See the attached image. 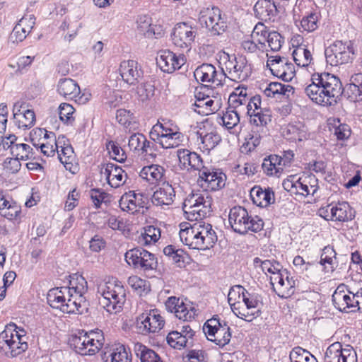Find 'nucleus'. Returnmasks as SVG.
I'll return each instance as SVG.
<instances>
[{
    "instance_id": "obj_23",
    "label": "nucleus",
    "mask_w": 362,
    "mask_h": 362,
    "mask_svg": "<svg viewBox=\"0 0 362 362\" xmlns=\"http://www.w3.org/2000/svg\"><path fill=\"white\" fill-rule=\"evenodd\" d=\"M298 281L289 276L288 272H283V275L276 276L272 279V286L276 293L281 298H287L295 293Z\"/></svg>"
},
{
    "instance_id": "obj_51",
    "label": "nucleus",
    "mask_w": 362,
    "mask_h": 362,
    "mask_svg": "<svg viewBox=\"0 0 362 362\" xmlns=\"http://www.w3.org/2000/svg\"><path fill=\"white\" fill-rule=\"evenodd\" d=\"M177 131L176 127H173L170 122H158L154 124L149 133V136H176Z\"/></svg>"
},
{
    "instance_id": "obj_52",
    "label": "nucleus",
    "mask_w": 362,
    "mask_h": 362,
    "mask_svg": "<svg viewBox=\"0 0 362 362\" xmlns=\"http://www.w3.org/2000/svg\"><path fill=\"white\" fill-rule=\"evenodd\" d=\"M263 35L266 38L265 43L267 42L268 47H270L273 52L279 51L282 44L284 43V39L281 35L276 31H269L267 26L264 25V30Z\"/></svg>"
},
{
    "instance_id": "obj_60",
    "label": "nucleus",
    "mask_w": 362,
    "mask_h": 362,
    "mask_svg": "<svg viewBox=\"0 0 362 362\" xmlns=\"http://www.w3.org/2000/svg\"><path fill=\"white\" fill-rule=\"evenodd\" d=\"M183 333L177 331L170 332L167 336V341L168 344L174 349H181L187 346L188 340L184 337Z\"/></svg>"
},
{
    "instance_id": "obj_8",
    "label": "nucleus",
    "mask_w": 362,
    "mask_h": 362,
    "mask_svg": "<svg viewBox=\"0 0 362 362\" xmlns=\"http://www.w3.org/2000/svg\"><path fill=\"white\" fill-rule=\"evenodd\" d=\"M354 54V47L350 41L337 40L325 50L326 62L332 66L351 62Z\"/></svg>"
},
{
    "instance_id": "obj_42",
    "label": "nucleus",
    "mask_w": 362,
    "mask_h": 362,
    "mask_svg": "<svg viewBox=\"0 0 362 362\" xmlns=\"http://www.w3.org/2000/svg\"><path fill=\"white\" fill-rule=\"evenodd\" d=\"M281 160V156L277 155H271L264 158L262 165L263 171L267 175L279 176L284 170Z\"/></svg>"
},
{
    "instance_id": "obj_35",
    "label": "nucleus",
    "mask_w": 362,
    "mask_h": 362,
    "mask_svg": "<svg viewBox=\"0 0 362 362\" xmlns=\"http://www.w3.org/2000/svg\"><path fill=\"white\" fill-rule=\"evenodd\" d=\"M21 211V206L9 197L0 193V214L8 220L16 218Z\"/></svg>"
},
{
    "instance_id": "obj_22",
    "label": "nucleus",
    "mask_w": 362,
    "mask_h": 362,
    "mask_svg": "<svg viewBox=\"0 0 362 362\" xmlns=\"http://www.w3.org/2000/svg\"><path fill=\"white\" fill-rule=\"evenodd\" d=\"M194 76L199 82L222 86L225 82L224 73L216 71V67L211 64H202L194 71Z\"/></svg>"
},
{
    "instance_id": "obj_57",
    "label": "nucleus",
    "mask_w": 362,
    "mask_h": 362,
    "mask_svg": "<svg viewBox=\"0 0 362 362\" xmlns=\"http://www.w3.org/2000/svg\"><path fill=\"white\" fill-rule=\"evenodd\" d=\"M110 208L92 209V226L97 228H103L107 224Z\"/></svg>"
},
{
    "instance_id": "obj_11",
    "label": "nucleus",
    "mask_w": 362,
    "mask_h": 362,
    "mask_svg": "<svg viewBox=\"0 0 362 362\" xmlns=\"http://www.w3.org/2000/svg\"><path fill=\"white\" fill-rule=\"evenodd\" d=\"M199 21L211 35H219L227 28L226 22L221 18V11L217 7L202 9L199 13Z\"/></svg>"
},
{
    "instance_id": "obj_38",
    "label": "nucleus",
    "mask_w": 362,
    "mask_h": 362,
    "mask_svg": "<svg viewBox=\"0 0 362 362\" xmlns=\"http://www.w3.org/2000/svg\"><path fill=\"white\" fill-rule=\"evenodd\" d=\"M57 91L64 98L73 100L80 93V88L75 81L65 78L59 80Z\"/></svg>"
},
{
    "instance_id": "obj_20",
    "label": "nucleus",
    "mask_w": 362,
    "mask_h": 362,
    "mask_svg": "<svg viewBox=\"0 0 362 362\" xmlns=\"http://www.w3.org/2000/svg\"><path fill=\"white\" fill-rule=\"evenodd\" d=\"M267 66L274 76L284 81H291L296 75L294 65L285 57H272L267 61Z\"/></svg>"
},
{
    "instance_id": "obj_19",
    "label": "nucleus",
    "mask_w": 362,
    "mask_h": 362,
    "mask_svg": "<svg viewBox=\"0 0 362 362\" xmlns=\"http://www.w3.org/2000/svg\"><path fill=\"white\" fill-rule=\"evenodd\" d=\"M197 34L196 29L187 23L175 25L171 33V39L175 46L189 50Z\"/></svg>"
},
{
    "instance_id": "obj_14",
    "label": "nucleus",
    "mask_w": 362,
    "mask_h": 362,
    "mask_svg": "<svg viewBox=\"0 0 362 362\" xmlns=\"http://www.w3.org/2000/svg\"><path fill=\"white\" fill-rule=\"evenodd\" d=\"M226 176L218 170L210 169L204 166L199 172L198 185L202 192L216 191L225 186Z\"/></svg>"
},
{
    "instance_id": "obj_46",
    "label": "nucleus",
    "mask_w": 362,
    "mask_h": 362,
    "mask_svg": "<svg viewBox=\"0 0 362 362\" xmlns=\"http://www.w3.org/2000/svg\"><path fill=\"white\" fill-rule=\"evenodd\" d=\"M160 238V230L154 226H147L144 228V232L138 238L141 245H148L156 243Z\"/></svg>"
},
{
    "instance_id": "obj_4",
    "label": "nucleus",
    "mask_w": 362,
    "mask_h": 362,
    "mask_svg": "<svg viewBox=\"0 0 362 362\" xmlns=\"http://www.w3.org/2000/svg\"><path fill=\"white\" fill-rule=\"evenodd\" d=\"M98 304L109 313L119 312L126 298V291L118 280L100 282L97 285Z\"/></svg>"
},
{
    "instance_id": "obj_18",
    "label": "nucleus",
    "mask_w": 362,
    "mask_h": 362,
    "mask_svg": "<svg viewBox=\"0 0 362 362\" xmlns=\"http://www.w3.org/2000/svg\"><path fill=\"white\" fill-rule=\"evenodd\" d=\"M357 354L354 349L350 345L342 348L339 342H336L327 349L324 362H357Z\"/></svg>"
},
{
    "instance_id": "obj_45",
    "label": "nucleus",
    "mask_w": 362,
    "mask_h": 362,
    "mask_svg": "<svg viewBox=\"0 0 362 362\" xmlns=\"http://www.w3.org/2000/svg\"><path fill=\"white\" fill-rule=\"evenodd\" d=\"M337 253L333 247L327 245L322 250L320 257V264L325 266L326 272H333L337 266Z\"/></svg>"
},
{
    "instance_id": "obj_55",
    "label": "nucleus",
    "mask_w": 362,
    "mask_h": 362,
    "mask_svg": "<svg viewBox=\"0 0 362 362\" xmlns=\"http://www.w3.org/2000/svg\"><path fill=\"white\" fill-rule=\"evenodd\" d=\"M164 255L169 258L173 263L182 267L187 258V255L182 249H175L173 245H168L163 249Z\"/></svg>"
},
{
    "instance_id": "obj_15",
    "label": "nucleus",
    "mask_w": 362,
    "mask_h": 362,
    "mask_svg": "<svg viewBox=\"0 0 362 362\" xmlns=\"http://www.w3.org/2000/svg\"><path fill=\"white\" fill-rule=\"evenodd\" d=\"M264 30V25L258 23L253 28L251 35L243 40L241 46L246 53L259 56L267 50L266 38L263 35Z\"/></svg>"
},
{
    "instance_id": "obj_1",
    "label": "nucleus",
    "mask_w": 362,
    "mask_h": 362,
    "mask_svg": "<svg viewBox=\"0 0 362 362\" xmlns=\"http://www.w3.org/2000/svg\"><path fill=\"white\" fill-rule=\"evenodd\" d=\"M311 81L305 88V93L318 105H334L343 93L352 102L362 100L361 89L350 83L344 90L340 79L332 74L314 73Z\"/></svg>"
},
{
    "instance_id": "obj_26",
    "label": "nucleus",
    "mask_w": 362,
    "mask_h": 362,
    "mask_svg": "<svg viewBox=\"0 0 362 362\" xmlns=\"http://www.w3.org/2000/svg\"><path fill=\"white\" fill-rule=\"evenodd\" d=\"M177 156L181 169L199 172L204 167L201 156L195 152L181 148L177 151Z\"/></svg>"
},
{
    "instance_id": "obj_16",
    "label": "nucleus",
    "mask_w": 362,
    "mask_h": 362,
    "mask_svg": "<svg viewBox=\"0 0 362 362\" xmlns=\"http://www.w3.org/2000/svg\"><path fill=\"white\" fill-rule=\"evenodd\" d=\"M148 199L146 195L142 193H136L134 191L124 193L119 201V208L130 214L139 213L141 210L144 214V209H148Z\"/></svg>"
},
{
    "instance_id": "obj_12",
    "label": "nucleus",
    "mask_w": 362,
    "mask_h": 362,
    "mask_svg": "<svg viewBox=\"0 0 362 362\" xmlns=\"http://www.w3.org/2000/svg\"><path fill=\"white\" fill-rule=\"evenodd\" d=\"M164 325L163 317L156 309L145 310L136 317V327L142 334L158 332Z\"/></svg>"
},
{
    "instance_id": "obj_25",
    "label": "nucleus",
    "mask_w": 362,
    "mask_h": 362,
    "mask_svg": "<svg viewBox=\"0 0 362 362\" xmlns=\"http://www.w3.org/2000/svg\"><path fill=\"white\" fill-rule=\"evenodd\" d=\"M119 71L124 83L129 86L137 84L143 77L141 66L134 60L122 62Z\"/></svg>"
},
{
    "instance_id": "obj_13",
    "label": "nucleus",
    "mask_w": 362,
    "mask_h": 362,
    "mask_svg": "<svg viewBox=\"0 0 362 362\" xmlns=\"http://www.w3.org/2000/svg\"><path fill=\"white\" fill-rule=\"evenodd\" d=\"M125 260L134 269L144 272L156 269L158 264L155 255L142 248H134L127 251Z\"/></svg>"
},
{
    "instance_id": "obj_61",
    "label": "nucleus",
    "mask_w": 362,
    "mask_h": 362,
    "mask_svg": "<svg viewBox=\"0 0 362 362\" xmlns=\"http://www.w3.org/2000/svg\"><path fill=\"white\" fill-rule=\"evenodd\" d=\"M329 132L334 136H350L351 128L346 124L341 123L339 119L328 123Z\"/></svg>"
},
{
    "instance_id": "obj_64",
    "label": "nucleus",
    "mask_w": 362,
    "mask_h": 362,
    "mask_svg": "<svg viewBox=\"0 0 362 362\" xmlns=\"http://www.w3.org/2000/svg\"><path fill=\"white\" fill-rule=\"evenodd\" d=\"M74 108L70 104L62 103L59 107V119L65 124H71L74 120Z\"/></svg>"
},
{
    "instance_id": "obj_21",
    "label": "nucleus",
    "mask_w": 362,
    "mask_h": 362,
    "mask_svg": "<svg viewBox=\"0 0 362 362\" xmlns=\"http://www.w3.org/2000/svg\"><path fill=\"white\" fill-rule=\"evenodd\" d=\"M166 310L174 313L180 320L191 321L196 315L197 310L189 303H185L182 299L175 296L169 297L165 303Z\"/></svg>"
},
{
    "instance_id": "obj_54",
    "label": "nucleus",
    "mask_w": 362,
    "mask_h": 362,
    "mask_svg": "<svg viewBox=\"0 0 362 362\" xmlns=\"http://www.w3.org/2000/svg\"><path fill=\"white\" fill-rule=\"evenodd\" d=\"M69 285L70 286L68 288L70 289V292L74 291L76 295L83 296V294L88 291V282L81 274H74L69 281Z\"/></svg>"
},
{
    "instance_id": "obj_40",
    "label": "nucleus",
    "mask_w": 362,
    "mask_h": 362,
    "mask_svg": "<svg viewBox=\"0 0 362 362\" xmlns=\"http://www.w3.org/2000/svg\"><path fill=\"white\" fill-rule=\"evenodd\" d=\"M164 168L158 165H151L144 167L139 173V176L150 184H156L160 181L164 175Z\"/></svg>"
},
{
    "instance_id": "obj_28",
    "label": "nucleus",
    "mask_w": 362,
    "mask_h": 362,
    "mask_svg": "<svg viewBox=\"0 0 362 362\" xmlns=\"http://www.w3.org/2000/svg\"><path fill=\"white\" fill-rule=\"evenodd\" d=\"M352 293L346 294L343 286H338L332 295L334 307L344 313H351L357 310L355 303L352 302Z\"/></svg>"
},
{
    "instance_id": "obj_44",
    "label": "nucleus",
    "mask_w": 362,
    "mask_h": 362,
    "mask_svg": "<svg viewBox=\"0 0 362 362\" xmlns=\"http://www.w3.org/2000/svg\"><path fill=\"white\" fill-rule=\"evenodd\" d=\"M250 122L256 127H261V130H257V132L266 133L267 124L271 122V112L269 109L264 108V110H259L255 114L248 115Z\"/></svg>"
},
{
    "instance_id": "obj_2",
    "label": "nucleus",
    "mask_w": 362,
    "mask_h": 362,
    "mask_svg": "<svg viewBox=\"0 0 362 362\" xmlns=\"http://www.w3.org/2000/svg\"><path fill=\"white\" fill-rule=\"evenodd\" d=\"M182 243L189 248L205 250L212 247L217 241V235L212 226L208 223L197 221L180 231Z\"/></svg>"
},
{
    "instance_id": "obj_6",
    "label": "nucleus",
    "mask_w": 362,
    "mask_h": 362,
    "mask_svg": "<svg viewBox=\"0 0 362 362\" xmlns=\"http://www.w3.org/2000/svg\"><path fill=\"white\" fill-rule=\"evenodd\" d=\"M211 205L212 198L208 192H192L185 198L182 209L187 220L197 221L210 215Z\"/></svg>"
},
{
    "instance_id": "obj_37",
    "label": "nucleus",
    "mask_w": 362,
    "mask_h": 362,
    "mask_svg": "<svg viewBox=\"0 0 362 362\" xmlns=\"http://www.w3.org/2000/svg\"><path fill=\"white\" fill-rule=\"evenodd\" d=\"M333 221L348 222L355 217V211L348 202H341L333 205Z\"/></svg>"
},
{
    "instance_id": "obj_32",
    "label": "nucleus",
    "mask_w": 362,
    "mask_h": 362,
    "mask_svg": "<svg viewBox=\"0 0 362 362\" xmlns=\"http://www.w3.org/2000/svg\"><path fill=\"white\" fill-rule=\"evenodd\" d=\"M254 11L259 19L267 21L276 16L277 8L272 0H259L254 6Z\"/></svg>"
},
{
    "instance_id": "obj_30",
    "label": "nucleus",
    "mask_w": 362,
    "mask_h": 362,
    "mask_svg": "<svg viewBox=\"0 0 362 362\" xmlns=\"http://www.w3.org/2000/svg\"><path fill=\"white\" fill-rule=\"evenodd\" d=\"M34 25L35 18L31 16L29 17H23L14 26L10 35L11 40H12L13 42H22L31 32Z\"/></svg>"
},
{
    "instance_id": "obj_39",
    "label": "nucleus",
    "mask_w": 362,
    "mask_h": 362,
    "mask_svg": "<svg viewBox=\"0 0 362 362\" xmlns=\"http://www.w3.org/2000/svg\"><path fill=\"white\" fill-rule=\"evenodd\" d=\"M112 196L100 187L92 188V209L110 208Z\"/></svg>"
},
{
    "instance_id": "obj_9",
    "label": "nucleus",
    "mask_w": 362,
    "mask_h": 362,
    "mask_svg": "<svg viewBox=\"0 0 362 362\" xmlns=\"http://www.w3.org/2000/svg\"><path fill=\"white\" fill-rule=\"evenodd\" d=\"M204 332L207 339L220 347L229 344L231 339L230 329L226 321L213 317L204 325Z\"/></svg>"
},
{
    "instance_id": "obj_3",
    "label": "nucleus",
    "mask_w": 362,
    "mask_h": 362,
    "mask_svg": "<svg viewBox=\"0 0 362 362\" xmlns=\"http://www.w3.org/2000/svg\"><path fill=\"white\" fill-rule=\"evenodd\" d=\"M28 340L27 332L11 322L0 333V352L7 358H15L28 349Z\"/></svg>"
},
{
    "instance_id": "obj_49",
    "label": "nucleus",
    "mask_w": 362,
    "mask_h": 362,
    "mask_svg": "<svg viewBox=\"0 0 362 362\" xmlns=\"http://www.w3.org/2000/svg\"><path fill=\"white\" fill-rule=\"evenodd\" d=\"M111 362H131L132 354L129 349L123 344H115L111 349Z\"/></svg>"
},
{
    "instance_id": "obj_29",
    "label": "nucleus",
    "mask_w": 362,
    "mask_h": 362,
    "mask_svg": "<svg viewBox=\"0 0 362 362\" xmlns=\"http://www.w3.org/2000/svg\"><path fill=\"white\" fill-rule=\"evenodd\" d=\"M175 197L174 188L168 182H164L160 187L154 192L152 203L156 206L163 207L171 205Z\"/></svg>"
},
{
    "instance_id": "obj_33",
    "label": "nucleus",
    "mask_w": 362,
    "mask_h": 362,
    "mask_svg": "<svg viewBox=\"0 0 362 362\" xmlns=\"http://www.w3.org/2000/svg\"><path fill=\"white\" fill-rule=\"evenodd\" d=\"M66 137H40V139H43V141L39 144L35 143V140L37 137H29V139L32 141L33 145L38 149L40 148L41 152L47 156H51L54 154V152L58 151L59 144H62L60 139H64Z\"/></svg>"
},
{
    "instance_id": "obj_48",
    "label": "nucleus",
    "mask_w": 362,
    "mask_h": 362,
    "mask_svg": "<svg viewBox=\"0 0 362 362\" xmlns=\"http://www.w3.org/2000/svg\"><path fill=\"white\" fill-rule=\"evenodd\" d=\"M134 352L141 362H161L160 357L153 350L140 343L134 345Z\"/></svg>"
},
{
    "instance_id": "obj_63",
    "label": "nucleus",
    "mask_w": 362,
    "mask_h": 362,
    "mask_svg": "<svg viewBox=\"0 0 362 362\" xmlns=\"http://www.w3.org/2000/svg\"><path fill=\"white\" fill-rule=\"evenodd\" d=\"M138 99L142 102L151 99L155 93L154 86L149 83H141L136 88V90Z\"/></svg>"
},
{
    "instance_id": "obj_10",
    "label": "nucleus",
    "mask_w": 362,
    "mask_h": 362,
    "mask_svg": "<svg viewBox=\"0 0 362 362\" xmlns=\"http://www.w3.org/2000/svg\"><path fill=\"white\" fill-rule=\"evenodd\" d=\"M285 189L293 194L306 197L314 195L318 189V180L313 175H303L296 178L295 176L283 183Z\"/></svg>"
},
{
    "instance_id": "obj_58",
    "label": "nucleus",
    "mask_w": 362,
    "mask_h": 362,
    "mask_svg": "<svg viewBox=\"0 0 362 362\" xmlns=\"http://www.w3.org/2000/svg\"><path fill=\"white\" fill-rule=\"evenodd\" d=\"M233 313L239 318L244 320L247 322H252L254 319L257 318L253 311L248 310V307L242 306L240 302L238 303H233L230 308Z\"/></svg>"
},
{
    "instance_id": "obj_34",
    "label": "nucleus",
    "mask_w": 362,
    "mask_h": 362,
    "mask_svg": "<svg viewBox=\"0 0 362 362\" xmlns=\"http://www.w3.org/2000/svg\"><path fill=\"white\" fill-rule=\"evenodd\" d=\"M70 293V289L66 286L55 287L49 290L47 295V303L54 309L62 311L66 301V294Z\"/></svg>"
},
{
    "instance_id": "obj_43",
    "label": "nucleus",
    "mask_w": 362,
    "mask_h": 362,
    "mask_svg": "<svg viewBox=\"0 0 362 362\" xmlns=\"http://www.w3.org/2000/svg\"><path fill=\"white\" fill-rule=\"evenodd\" d=\"M72 344L74 345L76 352L81 355H90V339L88 332L82 330L79 332L78 336H74L72 339Z\"/></svg>"
},
{
    "instance_id": "obj_62",
    "label": "nucleus",
    "mask_w": 362,
    "mask_h": 362,
    "mask_svg": "<svg viewBox=\"0 0 362 362\" xmlns=\"http://www.w3.org/2000/svg\"><path fill=\"white\" fill-rule=\"evenodd\" d=\"M282 135H300L306 134L307 129L301 122H291L284 125L282 128Z\"/></svg>"
},
{
    "instance_id": "obj_36",
    "label": "nucleus",
    "mask_w": 362,
    "mask_h": 362,
    "mask_svg": "<svg viewBox=\"0 0 362 362\" xmlns=\"http://www.w3.org/2000/svg\"><path fill=\"white\" fill-rule=\"evenodd\" d=\"M138 28L141 32H143L144 35L147 37L158 38L164 34L163 29L160 25H152L151 23V18L148 16L140 17L137 20Z\"/></svg>"
},
{
    "instance_id": "obj_47",
    "label": "nucleus",
    "mask_w": 362,
    "mask_h": 362,
    "mask_svg": "<svg viewBox=\"0 0 362 362\" xmlns=\"http://www.w3.org/2000/svg\"><path fill=\"white\" fill-rule=\"evenodd\" d=\"M244 305L248 307V310L253 311L257 317L261 314L260 306L262 305V300L260 296L255 293H249L246 289L241 298Z\"/></svg>"
},
{
    "instance_id": "obj_59",
    "label": "nucleus",
    "mask_w": 362,
    "mask_h": 362,
    "mask_svg": "<svg viewBox=\"0 0 362 362\" xmlns=\"http://www.w3.org/2000/svg\"><path fill=\"white\" fill-rule=\"evenodd\" d=\"M106 148L110 158L116 161L122 163L127 159L125 151L116 142L110 141L106 144Z\"/></svg>"
},
{
    "instance_id": "obj_56",
    "label": "nucleus",
    "mask_w": 362,
    "mask_h": 362,
    "mask_svg": "<svg viewBox=\"0 0 362 362\" xmlns=\"http://www.w3.org/2000/svg\"><path fill=\"white\" fill-rule=\"evenodd\" d=\"M11 154L19 160H27L32 159L34 153L33 148L29 145L21 143L16 144L15 146L11 148Z\"/></svg>"
},
{
    "instance_id": "obj_5",
    "label": "nucleus",
    "mask_w": 362,
    "mask_h": 362,
    "mask_svg": "<svg viewBox=\"0 0 362 362\" xmlns=\"http://www.w3.org/2000/svg\"><path fill=\"white\" fill-rule=\"evenodd\" d=\"M218 62L221 72L226 78L237 83L245 81L251 74L252 69L246 58L223 52L219 55Z\"/></svg>"
},
{
    "instance_id": "obj_50",
    "label": "nucleus",
    "mask_w": 362,
    "mask_h": 362,
    "mask_svg": "<svg viewBox=\"0 0 362 362\" xmlns=\"http://www.w3.org/2000/svg\"><path fill=\"white\" fill-rule=\"evenodd\" d=\"M13 119L18 129L30 128L35 121V115L33 110H26L23 113H15Z\"/></svg>"
},
{
    "instance_id": "obj_27",
    "label": "nucleus",
    "mask_w": 362,
    "mask_h": 362,
    "mask_svg": "<svg viewBox=\"0 0 362 362\" xmlns=\"http://www.w3.org/2000/svg\"><path fill=\"white\" fill-rule=\"evenodd\" d=\"M89 302L83 296L75 295L70 292L66 294V301L62 311L64 313L82 315L88 313Z\"/></svg>"
},
{
    "instance_id": "obj_41",
    "label": "nucleus",
    "mask_w": 362,
    "mask_h": 362,
    "mask_svg": "<svg viewBox=\"0 0 362 362\" xmlns=\"http://www.w3.org/2000/svg\"><path fill=\"white\" fill-rule=\"evenodd\" d=\"M292 56L296 65L300 67L309 66L313 60L310 49L303 45L296 47L292 52Z\"/></svg>"
},
{
    "instance_id": "obj_17",
    "label": "nucleus",
    "mask_w": 362,
    "mask_h": 362,
    "mask_svg": "<svg viewBox=\"0 0 362 362\" xmlns=\"http://www.w3.org/2000/svg\"><path fill=\"white\" fill-rule=\"evenodd\" d=\"M98 170L101 175H103L104 179L100 180L102 187L106 185H110L111 187L117 188L122 185L125 182L124 177L127 174L122 168L113 163H103L98 165Z\"/></svg>"
},
{
    "instance_id": "obj_31",
    "label": "nucleus",
    "mask_w": 362,
    "mask_h": 362,
    "mask_svg": "<svg viewBox=\"0 0 362 362\" xmlns=\"http://www.w3.org/2000/svg\"><path fill=\"white\" fill-rule=\"evenodd\" d=\"M250 197L255 204L260 207H267L274 202V193L269 188H262L260 186H255L250 191Z\"/></svg>"
},
{
    "instance_id": "obj_53",
    "label": "nucleus",
    "mask_w": 362,
    "mask_h": 362,
    "mask_svg": "<svg viewBox=\"0 0 362 362\" xmlns=\"http://www.w3.org/2000/svg\"><path fill=\"white\" fill-rule=\"evenodd\" d=\"M320 15L316 12H311L304 16L300 21V29L302 31L311 33L315 31L319 26Z\"/></svg>"
},
{
    "instance_id": "obj_24",
    "label": "nucleus",
    "mask_w": 362,
    "mask_h": 362,
    "mask_svg": "<svg viewBox=\"0 0 362 362\" xmlns=\"http://www.w3.org/2000/svg\"><path fill=\"white\" fill-rule=\"evenodd\" d=\"M156 61L160 69L166 73L180 69L185 63L183 54L177 55L168 49L160 51Z\"/></svg>"
},
{
    "instance_id": "obj_7",
    "label": "nucleus",
    "mask_w": 362,
    "mask_h": 362,
    "mask_svg": "<svg viewBox=\"0 0 362 362\" xmlns=\"http://www.w3.org/2000/svg\"><path fill=\"white\" fill-rule=\"evenodd\" d=\"M228 221L233 230L240 235H245L248 232L257 233L264 227L262 218L257 216H250L246 209L240 206L230 209Z\"/></svg>"
}]
</instances>
